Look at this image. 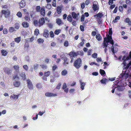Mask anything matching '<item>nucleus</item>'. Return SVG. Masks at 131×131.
I'll list each match as a JSON object with an SVG mask.
<instances>
[{
	"label": "nucleus",
	"instance_id": "46",
	"mask_svg": "<svg viewBox=\"0 0 131 131\" xmlns=\"http://www.w3.org/2000/svg\"><path fill=\"white\" fill-rule=\"evenodd\" d=\"M92 58H97V53H93L92 54Z\"/></svg>",
	"mask_w": 131,
	"mask_h": 131
},
{
	"label": "nucleus",
	"instance_id": "61",
	"mask_svg": "<svg viewBox=\"0 0 131 131\" xmlns=\"http://www.w3.org/2000/svg\"><path fill=\"white\" fill-rule=\"evenodd\" d=\"M90 0H86L85 2V4L86 5H88L90 3Z\"/></svg>",
	"mask_w": 131,
	"mask_h": 131
},
{
	"label": "nucleus",
	"instance_id": "2",
	"mask_svg": "<svg viewBox=\"0 0 131 131\" xmlns=\"http://www.w3.org/2000/svg\"><path fill=\"white\" fill-rule=\"evenodd\" d=\"M45 23V19L43 17L40 19L38 21L37 20H35L33 21L34 25L39 27L43 25Z\"/></svg>",
	"mask_w": 131,
	"mask_h": 131
},
{
	"label": "nucleus",
	"instance_id": "55",
	"mask_svg": "<svg viewBox=\"0 0 131 131\" xmlns=\"http://www.w3.org/2000/svg\"><path fill=\"white\" fill-rule=\"evenodd\" d=\"M40 66L41 67L42 69H47V67L46 65H40Z\"/></svg>",
	"mask_w": 131,
	"mask_h": 131
},
{
	"label": "nucleus",
	"instance_id": "13",
	"mask_svg": "<svg viewBox=\"0 0 131 131\" xmlns=\"http://www.w3.org/2000/svg\"><path fill=\"white\" fill-rule=\"evenodd\" d=\"M63 60L64 61L63 62V64L64 66H67V65L68 64H69V60L67 58H64Z\"/></svg>",
	"mask_w": 131,
	"mask_h": 131
},
{
	"label": "nucleus",
	"instance_id": "35",
	"mask_svg": "<svg viewBox=\"0 0 131 131\" xmlns=\"http://www.w3.org/2000/svg\"><path fill=\"white\" fill-rule=\"evenodd\" d=\"M50 74V72L49 71H48L45 72L44 74V75L46 77L49 76Z\"/></svg>",
	"mask_w": 131,
	"mask_h": 131
},
{
	"label": "nucleus",
	"instance_id": "11",
	"mask_svg": "<svg viewBox=\"0 0 131 131\" xmlns=\"http://www.w3.org/2000/svg\"><path fill=\"white\" fill-rule=\"evenodd\" d=\"M39 12H40V13L41 15H42L43 16L45 15V10L44 7H41Z\"/></svg>",
	"mask_w": 131,
	"mask_h": 131
},
{
	"label": "nucleus",
	"instance_id": "24",
	"mask_svg": "<svg viewBox=\"0 0 131 131\" xmlns=\"http://www.w3.org/2000/svg\"><path fill=\"white\" fill-rule=\"evenodd\" d=\"M67 71L66 69L64 70H63L61 72L62 75L63 76H65L67 74Z\"/></svg>",
	"mask_w": 131,
	"mask_h": 131
},
{
	"label": "nucleus",
	"instance_id": "1",
	"mask_svg": "<svg viewBox=\"0 0 131 131\" xmlns=\"http://www.w3.org/2000/svg\"><path fill=\"white\" fill-rule=\"evenodd\" d=\"M10 14V11L9 9H3L0 12V17H2L3 16L5 18H8Z\"/></svg>",
	"mask_w": 131,
	"mask_h": 131
},
{
	"label": "nucleus",
	"instance_id": "8",
	"mask_svg": "<svg viewBox=\"0 0 131 131\" xmlns=\"http://www.w3.org/2000/svg\"><path fill=\"white\" fill-rule=\"evenodd\" d=\"M92 8L94 12H96L97 10H98L99 9V7L98 5L96 4L93 3V6H92Z\"/></svg>",
	"mask_w": 131,
	"mask_h": 131
},
{
	"label": "nucleus",
	"instance_id": "25",
	"mask_svg": "<svg viewBox=\"0 0 131 131\" xmlns=\"http://www.w3.org/2000/svg\"><path fill=\"white\" fill-rule=\"evenodd\" d=\"M96 38L97 40L98 41H100L102 37L99 34H98L96 36Z\"/></svg>",
	"mask_w": 131,
	"mask_h": 131
},
{
	"label": "nucleus",
	"instance_id": "42",
	"mask_svg": "<svg viewBox=\"0 0 131 131\" xmlns=\"http://www.w3.org/2000/svg\"><path fill=\"white\" fill-rule=\"evenodd\" d=\"M36 86L38 89H40L42 87L41 84L39 83H37L36 85Z\"/></svg>",
	"mask_w": 131,
	"mask_h": 131
},
{
	"label": "nucleus",
	"instance_id": "21",
	"mask_svg": "<svg viewBox=\"0 0 131 131\" xmlns=\"http://www.w3.org/2000/svg\"><path fill=\"white\" fill-rule=\"evenodd\" d=\"M1 53L2 55L5 56L7 54V52L5 50L3 49L1 50Z\"/></svg>",
	"mask_w": 131,
	"mask_h": 131
},
{
	"label": "nucleus",
	"instance_id": "52",
	"mask_svg": "<svg viewBox=\"0 0 131 131\" xmlns=\"http://www.w3.org/2000/svg\"><path fill=\"white\" fill-rule=\"evenodd\" d=\"M6 113V111L5 110H4L0 112V116L2 114H4Z\"/></svg>",
	"mask_w": 131,
	"mask_h": 131
},
{
	"label": "nucleus",
	"instance_id": "18",
	"mask_svg": "<svg viewBox=\"0 0 131 131\" xmlns=\"http://www.w3.org/2000/svg\"><path fill=\"white\" fill-rule=\"evenodd\" d=\"M20 83L19 81H16L14 82L13 83V85L16 87H18L20 85Z\"/></svg>",
	"mask_w": 131,
	"mask_h": 131
},
{
	"label": "nucleus",
	"instance_id": "56",
	"mask_svg": "<svg viewBox=\"0 0 131 131\" xmlns=\"http://www.w3.org/2000/svg\"><path fill=\"white\" fill-rule=\"evenodd\" d=\"M94 64H95V65H96V66H99V65L97 63H96L95 62H91L90 63V65L92 66Z\"/></svg>",
	"mask_w": 131,
	"mask_h": 131
},
{
	"label": "nucleus",
	"instance_id": "50",
	"mask_svg": "<svg viewBox=\"0 0 131 131\" xmlns=\"http://www.w3.org/2000/svg\"><path fill=\"white\" fill-rule=\"evenodd\" d=\"M119 10L120 12H123V8L122 6H120L119 7Z\"/></svg>",
	"mask_w": 131,
	"mask_h": 131
},
{
	"label": "nucleus",
	"instance_id": "26",
	"mask_svg": "<svg viewBox=\"0 0 131 131\" xmlns=\"http://www.w3.org/2000/svg\"><path fill=\"white\" fill-rule=\"evenodd\" d=\"M16 31V30H15L14 28L13 27H9V31L10 32H12Z\"/></svg>",
	"mask_w": 131,
	"mask_h": 131
},
{
	"label": "nucleus",
	"instance_id": "37",
	"mask_svg": "<svg viewBox=\"0 0 131 131\" xmlns=\"http://www.w3.org/2000/svg\"><path fill=\"white\" fill-rule=\"evenodd\" d=\"M13 68H14L16 71L17 72L19 71V67L18 65H15L13 66Z\"/></svg>",
	"mask_w": 131,
	"mask_h": 131
},
{
	"label": "nucleus",
	"instance_id": "34",
	"mask_svg": "<svg viewBox=\"0 0 131 131\" xmlns=\"http://www.w3.org/2000/svg\"><path fill=\"white\" fill-rule=\"evenodd\" d=\"M37 42L39 43H43L44 42V40L43 39L39 38L38 39Z\"/></svg>",
	"mask_w": 131,
	"mask_h": 131
},
{
	"label": "nucleus",
	"instance_id": "40",
	"mask_svg": "<svg viewBox=\"0 0 131 131\" xmlns=\"http://www.w3.org/2000/svg\"><path fill=\"white\" fill-rule=\"evenodd\" d=\"M39 34V30L37 29H35L34 31L35 35L37 36Z\"/></svg>",
	"mask_w": 131,
	"mask_h": 131
},
{
	"label": "nucleus",
	"instance_id": "23",
	"mask_svg": "<svg viewBox=\"0 0 131 131\" xmlns=\"http://www.w3.org/2000/svg\"><path fill=\"white\" fill-rule=\"evenodd\" d=\"M21 37H17L15 38V41L17 43H18L21 41Z\"/></svg>",
	"mask_w": 131,
	"mask_h": 131
},
{
	"label": "nucleus",
	"instance_id": "20",
	"mask_svg": "<svg viewBox=\"0 0 131 131\" xmlns=\"http://www.w3.org/2000/svg\"><path fill=\"white\" fill-rule=\"evenodd\" d=\"M20 76L22 78V80H24L26 79V75L24 72H22L20 74Z\"/></svg>",
	"mask_w": 131,
	"mask_h": 131
},
{
	"label": "nucleus",
	"instance_id": "15",
	"mask_svg": "<svg viewBox=\"0 0 131 131\" xmlns=\"http://www.w3.org/2000/svg\"><path fill=\"white\" fill-rule=\"evenodd\" d=\"M103 16V14L100 12L96 14V15H94V17H99V18H101Z\"/></svg>",
	"mask_w": 131,
	"mask_h": 131
},
{
	"label": "nucleus",
	"instance_id": "64",
	"mask_svg": "<svg viewBox=\"0 0 131 131\" xmlns=\"http://www.w3.org/2000/svg\"><path fill=\"white\" fill-rule=\"evenodd\" d=\"M112 28L110 29L109 30V35H108L110 36H112Z\"/></svg>",
	"mask_w": 131,
	"mask_h": 131
},
{
	"label": "nucleus",
	"instance_id": "38",
	"mask_svg": "<svg viewBox=\"0 0 131 131\" xmlns=\"http://www.w3.org/2000/svg\"><path fill=\"white\" fill-rule=\"evenodd\" d=\"M131 65V64L130 63H128L127 66H126L125 67H123V69H126V70H127L128 68Z\"/></svg>",
	"mask_w": 131,
	"mask_h": 131
},
{
	"label": "nucleus",
	"instance_id": "59",
	"mask_svg": "<svg viewBox=\"0 0 131 131\" xmlns=\"http://www.w3.org/2000/svg\"><path fill=\"white\" fill-rule=\"evenodd\" d=\"M3 33L4 34H7L8 31L6 28L4 29L3 31Z\"/></svg>",
	"mask_w": 131,
	"mask_h": 131
},
{
	"label": "nucleus",
	"instance_id": "14",
	"mask_svg": "<svg viewBox=\"0 0 131 131\" xmlns=\"http://www.w3.org/2000/svg\"><path fill=\"white\" fill-rule=\"evenodd\" d=\"M19 5L21 7H24L26 5L25 2L24 0H22L19 3Z\"/></svg>",
	"mask_w": 131,
	"mask_h": 131
},
{
	"label": "nucleus",
	"instance_id": "4",
	"mask_svg": "<svg viewBox=\"0 0 131 131\" xmlns=\"http://www.w3.org/2000/svg\"><path fill=\"white\" fill-rule=\"evenodd\" d=\"M106 36V37H105V38H107L106 40H107V42L110 43L112 45V46H113L114 44V41L112 39V36H110L108 35H107Z\"/></svg>",
	"mask_w": 131,
	"mask_h": 131
},
{
	"label": "nucleus",
	"instance_id": "32",
	"mask_svg": "<svg viewBox=\"0 0 131 131\" xmlns=\"http://www.w3.org/2000/svg\"><path fill=\"white\" fill-rule=\"evenodd\" d=\"M71 15L72 17H73V18L74 19H75L77 18V14L75 12H72Z\"/></svg>",
	"mask_w": 131,
	"mask_h": 131
},
{
	"label": "nucleus",
	"instance_id": "48",
	"mask_svg": "<svg viewBox=\"0 0 131 131\" xmlns=\"http://www.w3.org/2000/svg\"><path fill=\"white\" fill-rule=\"evenodd\" d=\"M17 15L18 17H21L22 16V14L20 12H19L17 13L16 14Z\"/></svg>",
	"mask_w": 131,
	"mask_h": 131
},
{
	"label": "nucleus",
	"instance_id": "31",
	"mask_svg": "<svg viewBox=\"0 0 131 131\" xmlns=\"http://www.w3.org/2000/svg\"><path fill=\"white\" fill-rule=\"evenodd\" d=\"M121 75V77L123 79H126L127 78V74H126L125 73H122Z\"/></svg>",
	"mask_w": 131,
	"mask_h": 131
},
{
	"label": "nucleus",
	"instance_id": "16",
	"mask_svg": "<svg viewBox=\"0 0 131 131\" xmlns=\"http://www.w3.org/2000/svg\"><path fill=\"white\" fill-rule=\"evenodd\" d=\"M80 87L81 89L83 90L84 89V87H85V84L84 83L82 82L81 80L80 81Z\"/></svg>",
	"mask_w": 131,
	"mask_h": 131
},
{
	"label": "nucleus",
	"instance_id": "49",
	"mask_svg": "<svg viewBox=\"0 0 131 131\" xmlns=\"http://www.w3.org/2000/svg\"><path fill=\"white\" fill-rule=\"evenodd\" d=\"M16 78L17 79V80H19V78L18 77L17 74L16 75H15L13 76V79L15 80Z\"/></svg>",
	"mask_w": 131,
	"mask_h": 131
},
{
	"label": "nucleus",
	"instance_id": "22",
	"mask_svg": "<svg viewBox=\"0 0 131 131\" xmlns=\"http://www.w3.org/2000/svg\"><path fill=\"white\" fill-rule=\"evenodd\" d=\"M124 21L125 23H128V24L131 25V20H130L129 18H126L125 20Z\"/></svg>",
	"mask_w": 131,
	"mask_h": 131
},
{
	"label": "nucleus",
	"instance_id": "47",
	"mask_svg": "<svg viewBox=\"0 0 131 131\" xmlns=\"http://www.w3.org/2000/svg\"><path fill=\"white\" fill-rule=\"evenodd\" d=\"M85 4L84 3H83L81 4V8L82 9H83L85 7Z\"/></svg>",
	"mask_w": 131,
	"mask_h": 131
},
{
	"label": "nucleus",
	"instance_id": "44",
	"mask_svg": "<svg viewBox=\"0 0 131 131\" xmlns=\"http://www.w3.org/2000/svg\"><path fill=\"white\" fill-rule=\"evenodd\" d=\"M83 25H80V27L81 31H84V27Z\"/></svg>",
	"mask_w": 131,
	"mask_h": 131
},
{
	"label": "nucleus",
	"instance_id": "63",
	"mask_svg": "<svg viewBox=\"0 0 131 131\" xmlns=\"http://www.w3.org/2000/svg\"><path fill=\"white\" fill-rule=\"evenodd\" d=\"M96 31H93L91 33V35L92 36H94L96 35Z\"/></svg>",
	"mask_w": 131,
	"mask_h": 131
},
{
	"label": "nucleus",
	"instance_id": "7",
	"mask_svg": "<svg viewBox=\"0 0 131 131\" xmlns=\"http://www.w3.org/2000/svg\"><path fill=\"white\" fill-rule=\"evenodd\" d=\"M45 95L48 97H55L57 95V94L56 93L48 92L45 93Z\"/></svg>",
	"mask_w": 131,
	"mask_h": 131
},
{
	"label": "nucleus",
	"instance_id": "27",
	"mask_svg": "<svg viewBox=\"0 0 131 131\" xmlns=\"http://www.w3.org/2000/svg\"><path fill=\"white\" fill-rule=\"evenodd\" d=\"M72 18L71 15H69L67 17V20L69 22H71L72 21Z\"/></svg>",
	"mask_w": 131,
	"mask_h": 131
},
{
	"label": "nucleus",
	"instance_id": "45",
	"mask_svg": "<svg viewBox=\"0 0 131 131\" xmlns=\"http://www.w3.org/2000/svg\"><path fill=\"white\" fill-rule=\"evenodd\" d=\"M58 25H61L62 23V21L60 19L58 18Z\"/></svg>",
	"mask_w": 131,
	"mask_h": 131
},
{
	"label": "nucleus",
	"instance_id": "43",
	"mask_svg": "<svg viewBox=\"0 0 131 131\" xmlns=\"http://www.w3.org/2000/svg\"><path fill=\"white\" fill-rule=\"evenodd\" d=\"M85 19V17H84V15H82L81 16V19H80V21L81 22H83V21H84V20Z\"/></svg>",
	"mask_w": 131,
	"mask_h": 131
},
{
	"label": "nucleus",
	"instance_id": "39",
	"mask_svg": "<svg viewBox=\"0 0 131 131\" xmlns=\"http://www.w3.org/2000/svg\"><path fill=\"white\" fill-rule=\"evenodd\" d=\"M40 7L39 6H38L36 7V12H40Z\"/></svg>",
	"mask_w": 131,
	"mask_h": 131
},
{
	"label": "nucleus",
	"instance_id": "29",
	"mask_svg": "<svg viewBox=\"0 0 131 131\" xmlns=\"http://www.w3.org/2000/svg\"><path fill=\"white\" fill-rule=\"evenodd\" d=\"M19 95H15L14 94H13V95H12L10 96V98L12 99H15V98L17 99Z\"/></svg>",
	"mask_w": 131,
	"mask_h": 131
},
{
	"label": "nucleus",
	"instance_id": "54",
	"mask_svg": "<svg viewBox=\"0 0 131 131\" xmlns=\"http://www.w3.org/2000/svg\"><path fill=\"white\" fill-rule=\"evenodd\" d=\"M117 90H118V91H122L123 90V89L122 87L120 86H118V87H117Z\"/></svg>",
	"mask_w": 131,
	"mask_h": 131
},
{
	"label": "nucleus",
	"instance_id": "19",
	"mask_svg": "<svg viewBox=\"0 0 131 131\" xmlns=\"http://www.w3.org/2000/svg\"><path fill=\"white\" fill-rule=\"evenodd\" d=\"M22 25L23 27L25 28L28 27L29 26V24L26 22H23Z\"/></svg>",
	"mask_w": 131,
	"mask_h": 131
},
{
	"label": "nucleus",
	"instance_id": "10",
	"mask_svg": "<svg viewBox=\"0 0 131 131\" xmlns=\"http://www.w3.org/2000/svg\"><path fill=\"white\" fill-rule=\"evenodd\" d=\"M69 55L71 57V58L74 57L78 56V54L76 52L73 51H72L70 52Z\"/></svg>",
	"mask_w": 131,
	"mask_h": 131
},
{
	"label": "nucleus",
	"instance_id": "53",
	"mask_svg": "<svg viewBox=\"0 0 131 131\" xmlns=\"http://www.w3.org/2000/svg\"><path fill=\"white\" fill-rule=\"evenodd\" d=\"M92 49H90L87 52V55L88 56L91 55V54Z\"/></svg>",
	"mask_w": 131,
	"mask_h": 131
},
{
	"label": "nucleus",
	"instance_id": "36",
	"mask_svg": "<svg viewBox=\"0 0 131 131\" xmlns=\"http://www.w3.org/2000/svg\"><path fill=\"white\" fill-rule=\"evenodd\" d=\"M15 28L17 29H18L19 28V23H16L15 24Z\"/></svg>",
	"mask_w": 131,
	"mask_h": 131
},
{
	"label": "nucleus",
	"instance_id": "58",
	"mask_svg": "<svg viewBox=\"0 0 131 131\" xmlns=\"http://www.w3.org/2000/svg\"><path fill=\"white\" fill-rule=\"evenodd\" d=\"M23 67L24 69H25L26 71H27L28 70V66L27 65H24Z\"/></svg>",
	"mask_w": 131,
	"mask_h": 131
},
{
	"label": "nucleus",
	"instance_id": "30",
	"mask_svg": "<svg viewBox=\"0 0 131 131\" xmlns=\"http://www.w3.org/2000/svg\"><path fill=\"white\" fill-rule=\"evenodd\" d=\"M99 72H100V73L101 75L103 76H104L103 75H104L105 74V72L104 70H103L100 69Z\"/></svg>",
	"mask_w": 131,
	"mask_h": 131
},
{
	"label": "nucleus",
	"instance_id": "5",
	"mask_svg": "<svg viewBox=\"0 0 131 131\" xmlns=\"http://www.w3.org/2000/svg\"><path fill=\"white\" fill-rule=\"evenodd\" d=\"M3 70L4 72L8 74H11L12 73V70L11 69L7 67H5L3 68Z\"/></svg>",
	"mask_w": 131,
	"mask_h": 131
},
{
	"label": "nucleus",
	"instance_id": "51",
	"mask_svg": "<svg viewBox=\"0 0 131 131\" xmlns=\"http://www.w3.org/2000/svg\"><path fill=\"white\" fill-rule=\"evenodd\" d=\"M62 11L61 8L59 6H58V14H60Z\"/></svg>",
	"mask_w": 131,
	"mask_h": 131
},
{
	"label": "nucleus",
	"instance_id": "62",
	"mask_svg": "<svg viewBox=\"0 0 131 131\" xmlns=\"http://www.w3.org/2000/svg\"><path fill=\"white\" fill-rule=\"evenodd\" d=\"M64 45L65 47H67L68 46V41H65L64 43Z\"/></svg>",
	"mask_w": 131,
	"mask_h": 131
},
{
	"label": "nucleus",
	"instance_id": "6",
	"mask_svg": "<svg viewBox=\"0 0 131 131\" xmlns=\"http://www.w3.org/2000/svg\"><path fill=\"white\" fill-rule=\"evenodd\" d=\"M27 86L29 89L32 90L33 89V85L30 80L28 79L27 80Z\"/></svg>",
	"mask_w": 131,
	"mask_h": 131
},
{
	"label": "nucleus",
	"instance_id": "60",
	"mask_svg": "<svg viewBox=\"0 0 131 131\" xmlns=\"http://www.w3.org/2000/svg\"><path fill=\"white\" fill-rule=\"evenodd\" d=\"M50 35L51 38H53L54 36V34L53 31H51L50 32Z\"/></svg>",
	"mask_w": 131,
	"mask_h": 131
},
{
	"label": "nucleus",
	"instance_id": "12",
	"mask_svg": "<svg viewBox=\"0 0 131 131\" xmlns=\"http://www.w3.org/2000/svg\"><path fill=\"white\" fill-rule=\"evenodd\" d=\"M65 35L64 34H62L60 36L59 38L58 39V40L60 42H62L64 40V38Z\"/></svg>",
	"mask_w": 131,
	"mask_h": 131
},
{
	"label": "nucleus",
	"instance_id": "57",
	"mask_svg": "<svg viewBox=\"0 0 131 131\" xmlns=\"http://www.w3.org/2000/svg\"><path fill=\"white\" fill-rule=\"evenodd\" d=\"M61 58V59L62 60H63L64 59V58H67L65 56L64 54H62V55H61L60 56Z\"/></svg>",
	"mask_w": 131,
	"mask_h": 131
},
{
	"label": "nucleus",
	"instance_id": "9",
	"mask_svg": "<svg viewBox=\"0 0 131 131\" xmlns=\"http://www.w3.org/2000/svg\"><path fill=\"white\" fill-rule=\"evenodd\" d=\"M107 39L106 38H104V41L103 43V47L104 48L105 47H107L108 45V43L107 41V40H106Z\"/></svg>",
	"mask_w": 131,
	"mask_h": 131
},
{
	"label": "nucleus",
	"instance_id": "33",
	"mask_svg": "<svg viewBox=\"0 0 131 131\" xmlns=\"http://www.w3.org/2000/svg\"><path fill=\"white\" fill-rule=\"evenodd\" d=\"M49 36V33L47 31H44V34H43V36H44L46 38L48 37V36Z\"/></svg>",
	"mask_w": 131,
	"mask_h": 131
},
{
	"label": "nucleus",
	"instance_id": "17",
	"mask_svg": "<svg viewBox=\"0 0 131 131\" xmlns=\"http://www.w3.org/2000/svg\"><path fill=\"white\" fill-rule=\"evenodd\" d=\"M109 80L107 79L106 78H104L102 79H101V81L100 82H101V83L102 84H106V82H108Z\"/></svg>",
	"mask_w": 131,
	"mask_h": 131
},
{
	"label": "nucleus",
	"instance_id": "41",
	"mask_svg": "<svg viewBox=\"0 0 131 131\" xmlns=\"http://www.w3.org/2000/svg\"><path fill=\"white\" fill-rule=\"evenodd\" d=\"M24 19L26 21H29L30 20V18L28 16H26L24 18Z\"/></svg>",
	"mask_w": 131,
	"mask_h": 131
},
{
	"label": "nucleus",
	"instance_id": "3",
	"mask_svg": "<svg viewBox=\"0 0 131 131\" xmlns=\"http://www.w3.org/2000/svg\"><path fill=\"white\" fill-rule=\"evenodd\" d=\"M82 63V60L80 58H78L74 61L73 66L76 69H78L81 67Z\"/></svg>",
	"mask_w": 131,
	"mask_h": 131
},
{
	"label": "nucleus",
	"instance_id": "28",
	"mask_svg": "<svg viewBox=\"0 0 131 131\" xmlns=\"http://www.w3.org/2000/svg\"><path fill=\"white\" fill-rule=\"evenodd\" d=\"M39 64L37 63H36L34 65V69L35 70L38 69L39 67Z\"/></svg>",
	"mask_w": 131,
	"mask_h": 131
}]
</instances>
